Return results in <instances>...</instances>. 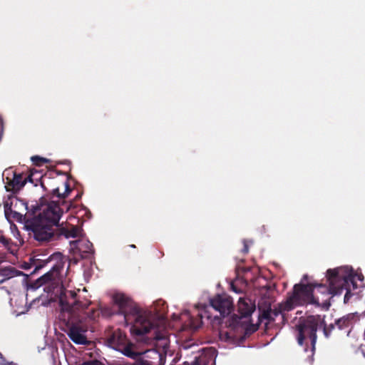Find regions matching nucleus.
Returning <instances> with one entry per match:
<instances>
[{
	"instance_id": "obj_1",
	"label": "nucleus",
	"mask_w": 365,
	"mask_h": 365,
	"mask_svg": "<svg viewBox=\"0 0 365 365\" xmlns=\"http://www.w3.org/2000/svg\"><path fill=\"white\" fill-rule=\"evenodd\" d=\"M59 304L63 317L67 314V335L73 343L78 345L91 344V341L88 340L86 335L90 322L96 320L101 313L106 316L113 314L106 309H89L91 304L89 299H81L75 291L67 290L63 287L61 288Z\"/></svg>"
},
{
	"instance_id": "obj_2",
	"label": "nucleus",
	"mask_w": 365,
	"mask_h": 365,
	"mask_svg": "<svg viewBox=\"0 0 365 365\" xmlns=\"http://www.w3.org/2000/svg\"><path fill=\"white\" fill-rule=\"evenodd\" d=\"M327 278L329 286L317 282L294 284L292 293L284 302V309L292 310L297 306L313 304L328 310L331 306L329 299L333 296L340 295L346 281L339 277L336 270L331 269L327 271Z\"/></svg>"
},
{
	"instance_id": "obj_3",
	"label": "nucleus",
	"mask_w": 365,
	"mask_h": 365,
	"mask_svg": "<svg viewBox=\"0 0 365 365\" xmlns=\"http://www.w3.org/2000/svg\"><path fill=\"white\" fill-rule=\"evenodd\" d=\"M114 303L118 306V314L124 317L127 324H132L130 331L136 336H143L155 329V324L152 322L146 312L140 309L128 297L122 293L113 295Z\"/></svg>"
},
{
	"instance_id": "obj_4",
	"label": "nucleus",
	"mask_w": 365,
	"mask_h": 365,
	"mask_svg": "<svg viewBox=\"0 0 365 365\" xmlns=\"http://www.w3.org/2000/svg\"><path fill=\"white\" fill-rule=\"evenodd\" d=\"M26 227L29 235L41 244L58 240L61 236L66 239L77 237L81 232L77 226L66 224V227L56 228L35 215L26 220Z\"/></svg>"
},
{
	"instance_id": "obj_5",
	"label": "nucleus",
	"mask_w": 365,
	"mask_h": 365,
	"mask_svg": "<svg viewBox=\"0 0 365 365\" xmlns=\"http://www.w3.org/2000/svg\"><path fill=\"white\" fill-rule=\"evenodd\" d=\"M322 322L321 317L309 316L303 320H300L296 326V339L300 346H304V351H308L307 340L310 341L311 354L314 355L316 349L317 331Z\"/></svg>"
},
{
	"instance_id": "obj_6",
	"label": "nucleus",
	"mask_w": 365,
	"mask_h": 365,
	"mask_svg": "<svg viewBox=\"0 0 365 365\" xmlns=\"http://www.w3.org/2000/svg\"><path fill=\"white\" fill-rule=\"evenodd\" d=\"M68 258L60 252L53 253L46 259H38V262L35 264V270L41 269L48 263H52V266L48 272L45 273L37 279V286L40 287L56 279L61 274V272L63 271L64 265L68 262Z\"/></svg>"
},
{
	"instance_id": "obj_7",
	"label": "nucleus",
	"mask_w": 365,
	"mask_h": 365,
	"mask_svg": "<svg viewBox=\"0 0 365 365\" xmlns=\"http://www.w3.org/2000/svg\"><path fill=\"white\" fill-rule=\"evenodd\" d=\"M35 216L48 223L56 228L65 227L63 223H59L60 219L63 214V210L58 202L51 201L46 203L41 202L37 205L34 209Z\"/></svg>"
},
{
	"instance_id": "obj_8",
	"label": "nucleus",
	"mask_w": 365,
	"mask_h": 365,
	"mask_svg": "<svg viewBox=\"0 0 365 365\" xmlns=\"http://www.w3.org/2000/svg\"><path fill=\"white\" fill-rule=\"evenodd\" d=\"M255 310V304L250 299L240 298L238 301V312L240 316L233 314L228 322V326L235 328L242 318H247L252 315Z\"/></svg>"
},
{
	"instance_id": "obj_9",
	"label": "nucleus",
	"mask_w": 365,
	"mask_h": 365,
	"mask_svg": "<svg viewBox=\"0 0 365 365\" xmlns=\"http://www.w3.org/2000/svg\"><path fill=\"white\" fill-rule=\"evenodd\" d=\"M33 174L13 172V177H6V188L7 191L13 193L18 192L21 190L27 182H33Z\"/></svg>"
},
{
	"instance_id": "obj_10",
	"label": "nucleus",
	"mask_w": 365,
	"mask_h": 365,
	"mask_svg": "<svg viewBox=\"0 0 365 365\" xmlns=\"http://www.w3.org/2000/svg\"><path fill=\"white\" fill-rule=\"evenodd\" d=\"M210 304L212 308L219 312L222 317L229 315L233 310V302L227 294H217L210 299Z\"/></svg>"
},
{
	"instance_id": "obj_11",
	"label": "nucleus",
	"mask_w": 365,
	"mask_h": 365,
	"mask_svg": "<svg viewBox=\"0 0 365 365\" xmlns=\"http://www.w3.org/2000/svg\"><path fill=\"white\" fill-rule=\"evenodd\" d=\"M72 245L73 248L76 250V257L72 259H68V261L70 262L73 261L74 264H77L79 260V259L77 258L78 257H79L80 259H89L94 253L93 245L88 240H79L73 242Z\"/></svg>"
},
{
	"instance_id": "obj_12",
	"label": "nucleus",
	"mask_w": 365,
	"mask_h": 365,
	"mask_svg": "<svg viewBox=\"0 0 365 365\" xmlns=\"http://www.w3.org/2000/svg\"><path fill=\"white\" fill-rule=\"evenodd\" d=\"M106 343L110 347L118 351L127 343L126 336L120 329H118L108 336Z\"/></svg>"
},
{
	"instance_id": "obj_13",
	"label": "nucleus",
	"mask_w": 365,
	"mask_h": 365,
	"mask_svg": "<svg viewBox=\"0 0 365 365\" xmlns=\"http://www.w3.org/2000/svg\"><path fill=\"white\" fill-rule=\"evenodd\" d=\"M284 302L279 304L278 307L274 309L269 308L264 310L262 314V318L267 319L269 322L275 321L276 318L279 316L284 319V312H288L289 310L285 309L283 307Z\"/></svg>"
},
{
	"instance_id": "obj_14",
	"label": "nucleus",
	"mask_w": 365,
	"mask_h": 365,
	"mask_svg": "<svg viewBox=\"0 0 365 365\" xmlns=\"http://www.w3.org/2000/svg\"><path fill=\"white\" fill-rule=\"evenodd\" d=\"M333 270H336L337 275L339 276V277H340V279H344L346 281V282L342 285L343 289L341 290V292L340 294H342L344 290H346V294L344 295V303H347L349 301L351 297L352 296L351 290L347 288V284H349V282L351 281V277L349 275L341 274L340 272L341 271V269H340V268L334 269Z\"/></svg>"
},
{
	"instance_id": "obj_15",
	"label": "nucleus",
	"mask_w": 365,
	"mask_h": 365,
	"mask_svg": "<svg viewBox=\"0 0 365 365\" xmlns=\"http://www.w3.org/2000/svg\"><path fill=\"white\" fill-rule=\"evenodd\" d=\"M119 351H121L125 356L133 359H136L140 355L139 352L133 350V344H125V345H123Z\"/></svg>"
},
{
	"instance_id": "obj_16",
	"label": "nucleus",
	"mask_w": 365,
	"mask_h": 365,
	"mask_svg": "<svg viewBox=\"0 0 365 365\" xmlns=\"http://www.w3.org/2000/svg\"><path fill=\"white\" fill-rule=\"evenodd\" d=\"M63 185H64V187H65V192H64L61 193L59 192V187H55V188H53L52 190V194L53 195H56L58 198H61V199L66 198L68 195V194L71 192V189L69 183H68V179H67L63 182Z\"/></svg>"
},
{
	"instance_id": "obj_17",
	"label": "nucleus",
	"mask_w": 365,
	"mask_h": 365,
	"mask_svg": "<svg viewBox=\"0 0 365 365\" xmlns=\"http://www.w3.org/2000/svg\"><path fill=\"white\" fill-rule=\"evenodd\" d=\"M335 322L336 326L339 330L347 329L351 324V320L349 317H343Z\"/></svg>"
},
{
	"instance_id": "obj_18",
	"label": "nucleus",
	"mask_w": 365,
	"mask_h": 365,
	"mask_svg": "<svg viewBox=\"0 0 365 365\" xmlns=\"http://www.w3.org/2000/svg\"><path fill=\"white\" fill-rule=\"evenodd\" d=\"M323 323L320 324L319 327L323 326V332L326 338H329L331 336V333L336 328V322L334 324H330L329 325H327L324 323V320H322Z\"/></svg>"
},
{
	"instance_id": "obj_19",
	"label": "nucleus",
	"mask_w": 365,
	"mask_h": 365,
	"mask_svg": "<svg viewBox=\"0 0 365 365\" xmlns=\"http://www.w3.org/2000/svg\"><path fill=\"white\" fill-rule=\"evenodd\" d=\"M31 161L33 162L34 165L36 166H41L44 163H46L49 161V160L40 157L38 155H34L31 157Z\"/></svg>"
},
{
	"instance_id": "obj_20",
	"label": "nucleus",
	"mask_w": 365,
	"mask_h": 365,
	"mask_svg": "<svg viewBox=\"0 0 365 365\" xmlns=\"http://www.w3.org/2000/svg\"><path fill=\"white\" fill-rule=\"evenodd\" d=\"M198 317L199 318L196 319H190V326L195 330L199 329L202 325V316L199 314Z\"/></svg>"
},
{
	"instance_id": "obj_21",
	"label": "nucleus",
	"mask_w": 365,
	"mask_h": 365,
	"mask_svg": "<svg viewBox=\"0 0 365 365\" xmlns=\"http://www.w3.org/2000/svg\"><path fill=\"white\" fill-rule=\"evenodd\" d=\"M257 330V327L254 324H250L247 326L245 329V336H250Z\"/></svg>"
},
{
	"instance_id": "obj_22",
	"label": "nucleus",
	"mask_w": 365,
	"mask_h": 365,
	"mask_svg": "<svg viewBox=\"0 0 365 365\" xmlns=\"http://www.w3.org/2000/svg\"><path fill=\"white\" fill-rule=\"evenodd\" d=\"M82 364L83 365H101V362L97 359L86 361Z\"/></svg>"
},
{
	"instance_id": "obj_23",
	"label": "nucleus",
	"mask_w": 365,
	"mask_h": 365,
	"mask_svg": "<svg viewBox=\"0 0 365 365\" xmlns=\"http://www.w3.org/2000/svg\"><path fill=\"white\" fill-rule=\"evenodd\" d=\"M242 242L244 246L241 252H242V254L246 255L249 252L248 241L247 240H243Z\"/></svg>"
},
{
	"instance_id": "obj_24",
	"label": "nucleus",
	"mask_w": 365,
	"mask_h": 365,
	"mask_svg": "<svg viewBox=\"0 0 365 365\" xmlns=\"http://www.w3.org/2000/svg\"><path fill=\"white\" fill-rule=\"evenodd\" d=\"M0 242H1L4 246H8L10 244V240L7 239L4 235H0Z\"/></svg>"
},
{
	"instance_id": "obj_25",
	"label": "nucleus",
	"mask_w": 365,
	"mask_h": 365,
	"mask_svg": "<svg viewBox=\"0 0 365 365\" xmlns=\"http://www.w3.org/2000/svg\"><path fill=\"white\" fill-rule=\"evenodd\" d=\"M138 362V365H153V362L148 360H139Z\"/></svg>"
},
{
	"instance_id": "obj_26",
	"label": "nucleus",
	"mask_w": 365,
	"mask_h": 365,
	"mask_svg": "<svg viewBox=\"0 0 365 365\" xmlns=\"http://www.w3.org/2000/svg\"><path fill=\"white\" fill-rule=\"evenodd\" d=\"M48 179L47 175H45L41 179V185L43 187V189H46L45 187V181Z\"/></svg>"
},
{
	"instance_id": "obj_27",
	"label": "nucleus",
	"mask_w": 365,
	"mask_h": 365,
	"mask_svg": "<svg viewBox=\"0 0 365 365\" xmlns=\"http://www.w3.org/2000/svg\"><path fill=\"white\" fill-rule=\"evenodd\" d=\"M154 334H155V336H153V339H155V340H159L161 339V337L159 336L158 334H157L156 333V331L154 330Z\"/></svg>"
},
{
	"instance_id": "obj_28",
	"label": "nucleus",
	"mask_w": 365,
	"mask_h": 365,
	"mask_svg": "<svg viewBox=\"0 0 365 365\" xmlns=\"http://www.w3.org/2000/svg\"><path fill=\"white\" fill-rule=\"evenodd\" d=\"M4 208H5V215L7 216L8 215V211H9V210H11V207H8V205H6L4 206Z\"/></svg>"
},
{
	"instance_id": "obj_29",
	"label": "nucleus",
	"mask_w": 365,
	"mask_h": 365,
	"mask_svg": "<svg viewBox=\"0 0 365 365\" xmlns=\"http://www.w3.org/2000/svg\"><path fill=\"white\" fill-rule=\"evenodd\" d=\"M123 365H138V361H135L133 363H125Z\"/></svg>"
},
{
	"instance_id": "obj_30",
	"label": "nucleus",
	"mask_w": 365,
	"mask_h": 365,
	"mask_svg": "<svg viewBox=\"0 0 365 365\" xmlns=\"http://www.w3.org/2000/svg\"><path fill=\"white\" fill-rule=\"evenodd\" d=\"M232 289L234 292H237V293H239L240 292V290L236 287H235L233 284H232Z\"/></svg>"
},
{
	"instance_id": "obj_31",
	"label": "nucleus",
	"mask_w": 365,
	"mask_h": 365,
	"mask_svg": "<svg viewBox=\"0 0 365 365\" xmlns=\"http://www.w3.org/2000/svg\"><path fill=\"white\" fill-rule=\"evenodd\" d=\"M361 352H362L364 356L365 357V345L361 347Z\"/></svg>"
},
{
	"instance_id": "obj_32",
	"label": "nucleus",
	"mask_w": 365,
	"mask_h": 365,
	"mask_svg": "<svg viewBox=\"0 0 365 365\" xmlns=\"http://www.w3.org/2000/svg\"><path fill=\"white\" fill-rule=\"evenodd\" d=\"M130 247H132V248H135L136 247L135 245H130Z\"/></svg>"
},
{
	"instance_id": "obj_33",
	"label": "nucleus",
	"mask_w": 365,
	"mask_h": 365,
	"mask_svg": "<svg viewBox=\"0 0 365 365\" xmlns=\"http://www.w3.org/2000/svg\"><path fill=\"white\" fill-rule=\"evenodd\" d=\"M307 279V275H305V276H304V277H303L302 280H303V279Z\"/></svg>"
},
{
	"instance_id": "obj_34",
	"label": "nucleus",
	"mask_w": 365,
	"mask_h": 365,
	"mask_svg": "<svg viewBox=\"0 0 365 365\" xmlns=\"http://www.w3.org/2000/svg\"><path fill=\"white\" fill-rule=\"evenodd\" d=\"M81 365H83V364H81Z\"/></svg>"
}]
</instances>
